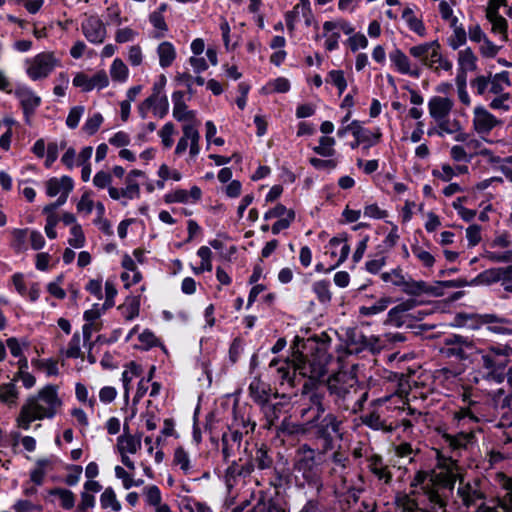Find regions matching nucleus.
Returning a JSON list of instances; mask_svg holds the SVG:
<instances>
[{"mask_svg": "<svg viewBox=\"0 0 512 512\" xmlns=\"http://www.w3.org/2000/svg\"><path fill=\"white\" fill-rule=\"evenodd\" d=\"M416 301L408 299L391 308L387 314V322L391 325L401 327L411 320L421 319L420 312H415Z\"/></svg>", "mask_w": 512, "mask_h": 512, "instance_id": "nucleus-13", "label": "nucleus"}, {"mask_svg": "<svg viewBox=\"0 0 512 512\" xmlns=\"http://www.w3.org/2000/svg\"><path fill=\"white\" fill-rule=\"evenodd\" d=\"M504 267L490 268L478 274L470 285H491L500 282L502 279Z\"/></svg>", "mask_w": 512, "mask_h": 512, "instance_id": "nucleus-35", "label": "nucleus"}, {"mask_svg": "<svg viewBox=\"0 0 512 512\" xmlns=\"http://www.w3.org/2000/svg\"><path fill=\"white\" fill-rule=\"evenodd\" d=\"M182 137L178 140L175 154L182 155L189 147V156L194 160L200 153V134L198 126L194 124H184L182 126Z\"/></svg>", "mask_w": 512, "mask_h": 512, "instance_id": "nucleus-12", "label": "nucleus"}, {"mask_svg": "<svg viewBox=\"0 0 512 512\" xmlns=\"http://www.w3.org/2000/svg\"><path fill=\"white\" fill-rule=\"evenodd\" d=\"M103 123V116L100 113H94L85 121L82 129L88 135L95 134Z\"/></svg>", "mask_w": 512, "mask_h": 512, "instance_id": "nucleus-64", "label": "nucleus"}, {"mask_svg": "<svg viewBox=\"0 0 512 512\" xmlns=\"http://www.w3.org/2000/svg\"><path fill=\"white\" fill-rule=\"evenodd\" d=\"M477 418L469 408H461L454 413L453 423L461 429L455 435H447L446 440L454 450L465 448L474 438V426Z\"/></svg>", "mask_w": 512, "mask_h": 512, "instance_id": "nucleus-7", "label": "nucleus"}, {"mask_svg": "<svg viewBox=\"0 0 512 512\" xmlns=\"http://www.w3.org/2000/svg\"><path fill=\"white\" fill-rule=\"evenodd\" d=\"M439 44L436 41L425 42L419 45H415L409 48V54L419 60L422 65L429 67L431 60L439 48Z\"/></svg>", "mask_w": 512, "mask_h": 512, "instance_id": "nucleus-25", "label": "nucleus"}, {"mask_svg": "<svg viewBox=\"0 0 512 512\" xmlns=\"http://www.w3.org/2000/svg\"><path fill=\"white\" fill-rule=\"evenodd\" d=\"M389 60L393 69L402 74L408 75L414 78L420 76V69L413 65L409 57L400 49L395 47L389 52Z\"/></svg>", "mask_w": 512, "mask_h": 512, "instance_id": "nucleus-17", "label": "nucleus"}, {"mask_svg": "<svg viewBox=\"0 0 512 512\" xmlns=\"http://www.w3.org/2000/svg\"><path fill=\"white\" fill-rule=\"evenodd\" d=\"M109 75L113 82L124 84L129 79V68L121 58L116 57L110 65Z\"/></svg>", "mask_w": 512, "mask_h": 512, "instance_id": "nucleus-36", "label": "nucleus"}, {"mask_svg": "<svg viewBox=\"0 0 512 512\" xmlns=\"http://www.w3.org/2000/svg\"><path fill=\"white\" fill-rule=\"evenodd\" d=\"M50 495L56 497L59 505L65 510H71L75 506V495L71 490L55 488L50 491Z\"/></svg>", "mask_w": 512, "mask_h": 512, "instance_id": "nucleus-46", "label": "nucleus"}, {"mask_svg": "<svg viewBox=\"0 0 512 512\" xmlns=\"http://www.w3.org/2000/svg\"><path fill=\"white\" fill-rule=\"evenodd\" d=\"M152 112L155 116L163 118L169 109V102L160 89H154L153 94L150 96Z\"/></svg>", "mask_w": 512, "mask_h": 512, "instance_id": "nucleus-39", "label": "nucleus"}, {"mask_svg": "<svg viewBox=\"0 0 512 512\" xmlns=\"http://www.w3.org/2000/svg\"><path fill=\"white\" fill-rule=\"evenodd\" d=\"M295 477L302 486L319 493L323 487L321 471L315 460L314 450L303 446L299 449L294 465Z\"/></svg>", "mask_w": 512, "mask_h": 512, "instance_id": "nucleus-3", "label": "nucleus"}, {"mask_svg": "<svg viewBox=\"0 0 512 512\" xmlns=\"http://www.w3.org/2000/svg\"><path fill=\"white\" fill-rule=\"evenodd\" d=\"M326 248L327 250L325 254L331 257L333 264L336 267H338L347 259L350 252L349 245L347 244L346 240L342 238H332Z\"/></svg>", "mask_w": 512, "mask_h": 512, "instance_id": "nucleus-23", "label": "nucleus"}, {"mask_svg": "<svg viewBox=\"0 0 512 512\" xmlns=\"http://www.w3.org/2000/svg\"><path fill=\"white\" fill-rule=\"evenodd\" d=\"M391 303L392 300L390 297H381L373 305L360 307L359 312L363 316L376 315L385 311Z\"/></svg>", "mask_w": 512, "mask_h": 512, "instance_id": "nucleus-54", "label": "nucleus"}, {"mask_svg": "<svg viewBox=\"0 0 512 512\" xmlns=\"http://www.w3.org/2000/svg\"><path fill=\"white\" fill-rule=\"evenodd\" d=\"M368 467L369 470L384 483H389L392 475L388 469V467L383 463V460L378 455H371L368 458Z\"/></svg>", "mask_w": 512, "mask_h": 512, "instance_id": "nucleus-32", "label": "nucleus"}, {"mask_svg": "<svg viewBox=\"0 0 512 512\" xmlns=\"http://www.w3.org/2000/svg\"><path fill=\"white\" fill-rule=\"evenodd\" d=\"M512 348L505 345L491 346L482 355L483 367L487 370L485 377L495 383H501L505 377V368L509 362Z\"/></svg>", "mask_w": 512, "mask_h": 512, "instance_id": "nucleus-6", "label": "nucleus"}, {"mask_svg": "<svg viewBox=\"0 0 512 512\" xmlns=\"http://www.w3.org/2000/svg\"><path fill=\"white\" fill-rule=\"evenodd\" d=\"M142 446L141 437L124 433L117 439L116 448L120 455L136 454Z\"/></svg>", "mask_w": 512, "mask_h": 512, "instance_id": "nucleus-28", "label": "nucleus"}, {"mask_svg": "<svg viewBox=\"0 0 512 512\" xmlns=\"http://www.w3.org/2000/svg\"><path fill=\"white\" fill-rule=\"evenodd\" d=\"M60 65V60L52 52H41L25 60L28 77L37 81L48 77Z\"/></svg>", "mask_w": 512, "mask_h": 512, "instance_id": "nucleus-10", "label": "nucleus"}, {"mask_svg": "<svg viewBox=\"0 0 512 512\" xmlns=\"http://www.w3.org/2000/svg\"><path fill=\"white\" fill-rule=\"evenodd\" d=\"M173 462L183 471L184 474H189L192 470L190 456L183 447H178L174 451Z\"/></svg>", "mask_w": 512, "mask_h": 512, "instance_id": "nucleus-55", "label": "nucleus"}, {"mask_svg": "<svg viewBox=\"0 0 512 512\" xmlns=\"http://www.w3.org/2000/svg\"><path fill=\"white\" fill-rule=\"evenodd\" d=\"M253 465L251 463L240 464L233 461L223 474V481L228 493L232 497L240 493L252 494L253 487L259 485L258 479L252 477Z\"/></svg>", "mask_w": 512, "mask_h": 512, "instance_id": "nucleus-4", "label": "nucleus"}, {"mask_svg": "<svg viewBox=\"0 0 512 512\" xmlns=\"http://www.w3.org/2000/svg\"><path fill=\"white\" fill-rule=\"evenodd\" d=\"M108 309L100 303H94L90 309L84 311L83 319L85 322L101 324L100 318Z\"/></svg>", "mask_w": 512, "mask_h": 512, "instance_id": "nucleus-56", "label": "nucleus"}, {"mask_svg": "<svg viewBox=\"0 0 512 512\" xmlns=\"http://www.w3.org/2000/svg\"><path fill=\"white\" fill-rule=\"evenodd\" d=\"M241 440L242 434L237 431L225 433L222 436V453L225 460L235 454V451L240 447Z\"/></svg>", "mask_w": 512, "mask_h": 512, "instance_id": "nucleus-31", "label": "nucleus"}, {"mask_svg": "<svg viewBox=\"0 0 512 512\" xmlns=\"http://www.w3.org/2000/svg\"><path fill=\"white\" fill-rule=\"evenodd\" d=\"M336 140L331 136H322L318 140V145L313 148V151L321 157H333L335 151Z\"/></svg>", "mask_w": 512, "mask_h": 512, "instance_id": "nucleus-47", "label": "nucleus"}, {"mask_svg": "<svg viewBox=\"0 0 512 512\" xmlns=\"http://www.w3.org/2000/svg\"><path fill=\"white\" fill-rule=\"evenodd\" d=\"M201 189L193 186L190 190L176 189L164 196V201L168 204L171 203H195L201 198Z\"/></svg>", "mask_w": 512, "mask_h": 512, "instance_id": "nucleus-24", "label": "nucleus"}, {"mask_svg": "<svg viewBox=\"0 0 512 512\" xmlns=\"http://www.w3.org/2000/svg\"><path fill=\"white\" fill-rule=\"evenodd\" d=\"M197 255L201 258V263L198 268H196L194 271L195 273H202L204 271H211L212 270V262H211V255L212 252L209 247L207 246H201L198 251Z\"/></svg>", "mask_w": 512, "mask_h": 512, "instance_id": "nucleus-60", "label": "nucleus"}, {"mask_svg": "<svg viewBox=\"0 0 512 512\" xmlns=\"http://www.w3.org/2000/svg\"><path fill=\"white\" fill-rule=\"evenodd\" d=\"M328 389L331 394H334L343 400H350L351 395L357 392L356 387L353 385H350L349 387L344 386L338 379L330 380L328 383Z\"/></svg>", "mask_w": 512, "mask_h": 512, "instance_id": "nucleus-49", "label": "nucleus"}, {"mask_svg": "<svg viewBox=\"0 0 512 512\" xmlns=\"http://www.w3.org/2000/svg\"><path fill=\"white\" fill-rule=\"evenodd\" d=\"M173 101V117L185 124L199 125V121L196 118V112L189 110L184 102V94L181 91H176L172 94Z\"/></svg>", "mask_w": 512, "mask_h": 512, "instance_id": "nucleus-19", "label": "nucleus"}, {"mask_svg": "<svg viewBox=\"0 0 512 512\" xmlns=\"http://www.w3.org/2000/svg\"><path fill=\"white\" fill-rule=\"evenodd\" d=\"M63 354L67 358H79L82 356L81 336L79 332L73 334Z\"/></svg>", "mask_w": 512, "mask_h": 512, "instance_id": "nucleus-59", "label": "nucleus"}, {"mask_svg": "<svg viewBox=\"0 0 512 512\" xmlns=\"http://www.w3.org/2000/svg\"><path fill=\"white\" fill-rule=\"evenodd\" d=\"M19 396L18 389L14 382L0 385V401L8 406H14Z\"/></svg>", "mask_w": 512, "mask_h": 512, "instance_id": "nucleus-48", "label": "nucleus"}, {"mask_svg": "<svg viewBox=\"0 0 512 512\" xmlns=\"http://www.w3.org/2000/svg\"><path fill=\"white\" fill-rule=\"evenodd\" d=\"M511 86L509 72L502 71L494 75L490 74L489 92L493 95L505 94V90Z\"/></svg>", "mask_w": 512, "mask_h": 512, "instance_id": "nucleus-34", "label": "nucleus"}, {"mask_svg": "<svg viewBox=\"0 0 512 512\" xmlns=\"http://www.w3.org/2000/svg\"><path fill=\"white\" fill-rule=\"evenodd\" d=\"M311 400L314 406L309 408L308 411L313 410L315 412L312 422H315L318 435L327 443H330L334 439L341 440L343 437L342 420L333 414H327L319 420L320 416L325 412V407L321 403V397L319 395H313ZM306 412L307 410H303L302 416H304Z\"/></svg>", "mask_w": 512, "mask_h": 512, "instance_id": "nucleus-5", "label": "nucleus"}, {"mask_svg": "<svg viewBox=\"0 0 512 512\" xmlns=\"http://www.w3.org/2000/svg\"><path fill=\"white\" fill-rule=\"evenodd\" d=\"M100 504L102 509H111L112 511H119L121 504L117 500L115 491L111 487H107L100 496Z\"/></svg>", "mask_w": 512, "mask_h": 512, "instance_id": "nucleus-53", "label": "nucleus"}, {"mask_svg": "<svg viewBox=\"0 0 512 512\" xmlns=\"http://www.w3.org/2000/svg\"><path fill=\"white\" fill-rule=\"evenodd\" d=\"M473 347L461 337L452 336L445 339V345L442 353L447 357H456L458 359H466L470 356Z\"/></svg>", "mask_w": 512, "mask_h": 512, "instance_id": "nucleus-20", "label": "nucleus"}, {"mask_svg": "<svg viewBox=\"0 0 512 512\" xmlns=\"http://www.w3.org/2000/svg\"><path fill=\"white\" fill-rule=\"evenodd\" d=\"M15 96L19 100L24 115L28 119L31 115L34 114L35 110L41 104V98L36 95V93L27 86H18L14 92Z\"/></svg>", "mask_w": 512, "mask_h": 512, "instance_id": "nucleus-21", "label": "nucleus"}, {"mask_svg": "<svg viewBox=\"0 0 512 512\" xmlns=\"http://www.w3.org/2000/svg\"><path fill=\"white\" fill-rule=\"evenodd\" d=\"M428 112L434 121H440L449 118L454 107V101L449 97L433 96L429 99Z\"/></svg>", "mask_w": 512, "mask_h": 512, "instance_id": "nucleus-18", "label": "nucleus"}, {"mask_svg": "<svg viewBox=\"0 0 512 512\" xmlns=\"http://www.w3.org/2000/svg\"><path fill=\"white\" fill-rule=\"evenodd\" d=\"M482 323L487 325L488 330L499 334H510L512 328L511 322L507 318L495 314H484L481 316Z\"/></svg>", "mask_w": 512, "mask_h": 512, "instance_id": "nucleus-29", "label": "nucleus"}, {"mask_svg": "<svg viewBox=\"0 0 512 512\" xmlns=\"http://www.w3.org/2000/svg\"><path fill=\"white\" fill-rule=\"evenodd\" d=\"M402 19L406 23L407 27L420 37L426 35V27L423 21L416 16L414 10L411 7L404 8L402 12Z\"/></svg>", "mask_w": 512, "mask_h": 512, "instance_id": "nucleus-33", "label": "nucleus"}, {"mask_svg": "<svg viewBox=\"0 0 512 512\" xmlns=\"http://www.w3.org/2000/svg\"><path fill=\"white\" fill-rule=\"evenodd\" d=\"M362 421L374 430H392V425L387 424L386 420L382 417V411L379 410H373L369 414L364 415Z\"/></svg>", "mask_w": 512, "mask_h": 512, "instance_id": "nucleus-43", "label": "nucleus"}, {"mask_svg": "<svg viewBox=\"0 0 512 512\" xmlns=\"http://www.w3.org/2000/svg\"><path fill=\"white\" fill-rule=\"evenodd\" d=\"M119 309L122 311V315L124 316V318L128 321H131L139 315V300L133 298L124 305L119 306Z\"/></svg>", "mask_w": 512, "mask_h": 512, "instance_id": "nucleus-62", "label": "nucleus"}, {"mask_svg": "<svg viewBox=\"0 0 512 512\" xmlns=\"http://www.w3.org/2000/svg\"><path fill=\"white\" fill-rule=\"evenodd\" d=\"M94 207L98 217L101 218L105 213V207L101 202H98L96 205H94V202L89 193H84L77 203V211L83 215L90 214Z\"/></svg>", "mask_w": 512, "mask_h": 512, "instance_id": "nucleus-40", "label": "nucleus"}, {"mask_svg": "<svg viewBox=\"0 0 512 512\" xmlns=\"http://www.w3.org/2000/svg\"><path fill=\"white\" fill-rule=\"evenodd\" d=\"M81 30L85 38L93 44L103 43L107 35L105 24L97 15L85 14Z\"/></svg>", "mask_w": 512, "mask_h": 512, "instance_id": "nucleus-15", "label": "nucleus"}, {"mask_svg": "<svg viewBox=\"0 0 512 512\" xmlns=\"http://www.w3.org/2000/svg\"><path fill=\"white\" fill-rule=\"evenodd\" d=\"M138 340L140 342V348L145 350L160 345V340L149 329H144L141 333H139Z\"/></svg>", "mask_w": 512, "mask_h": 512, "instance_id": "nucleus-63", "label": "nucleus"}, {"mask_svg": "<svg viewBox=\"0 0 512 512\" xmlns=\"http://www.w3.org/2000/svg\"><path fill=\"white\" fill-rule=\"evenodd\" d=\"M156 52L159 58V65L162 68L170 67L177 55L174 45L168 41L161 42L158 45Z\"/></svg>", "mask_w": 512, "mask_h": 512, "instance_id": "nucleus-37", "label": "nucleus"}, {"mask_svg": "<svg viewBox=\"0 0 512 512\" xmlns=\"http://www.w3.org/2000/svg\"><path fill=\"white\" fill-rule=\"evenodd\" d=\"M450 27L452 28V34L448 37V44L456 50L466 43L467 33L464 27L458 23V19H452Z\"/></svg>", "mask_w": 512, "mask_h": 512, "instance_id": "nucleus-41", "label": "nucleus"}, {"mask_svg": "<svg viewBox=\"0 0 512 512\" xmlns=\"http://www.w3.org/2000/svg\"><path fill=\"white\" fill-rule=\"evenodd\" d=\"M353 137L360 140L365 148H369L377 144L382 136L380 128L375 131H370L363 127L362 123L358 120L352 121Z\"/></svg>", "mask_w": 512, "mask_h": 512, "instance_id": "nucleus-26", "label": "nucleus"}, {"mask_svg": "<svg viewBox=\"0 0 512 512\" xmlns=\"http://www.w3.org/2000/svg\"><path fill=\"white\" fill-rule=\"evenodd\" d=\"M59 463L60 460L55 455L37 458L29 472L30 481L36 486L43 485L45 478L56 470Z\"/></svg>", "mask_w": 512, "mask_h": 512, "instance_id": "nucleus-14", "label": "nucleus"}, {"mask_svg": "<svg viewBox=\"0 0 512 512\" xmlns=\"http://www.w3.org/2000/svg\"><path fill=\"white\" fill-rule=\"evenodd\" d=\"M456 480H459L458 495L466 506L481 497L476 486L464 483L460 467L451 458H439L435 469L417 472L411 486L415 489V492L425 494L435 507L444 509Z\"/></svg>", "mask_w": 512, "mask_h": 512, "instance_id": "nucleus-1", "label": "nucleus"}, {"mask_svg": "<svg viewBox=\"0 0 512 512\" xmlns=\"http://www.w3.org/2000/svg\"><path fill=\"white\" fill-rule=\"evenodd\" d=\"M487 19L491 23V31L495 35H499L502 41H507V21L501 14H494L490 12L486 15Z\"/></svg>", "mask_w": 512, "mask_h": 512, "instance_id": "nucleus-45", "label": "nucleus"}, {"mask_svg": "<svg viewBox=\"0 0 512 512\" xmlns=\"http://www.w3.org/2000/svg\"><path fill=\"white\" fill-rule=\"evenodd\" d=\"M15 246L18 249H25L26 240L29 238L31 247L34 250H39L44 247L45 239L43 235L37 231L29 229H15L13 231Z\"/></svg>", "mask_w": 512, "mask_h": 512, "instance_id": "nucleus-22", "label": "nucleus"}, {"mask_svg": "<svg viewBox=\"0 0 512 512\" xmlns=\"http://www.w3.org/2000/svg\"><path fill=\"white\" fill-rule=\"evenodd\" d=\"M265 218L272 220L276 218L274 224H289L295 221V213L292 210H288L285 206L279 204L274 209L266 213Z\"/></svg>", "mask_w": 512, "mask_h": 512, "instance_id": "nucleus-42", "label": "nucleus"}, {"mask_svg": "<svg viewBox=\"0 0 512 512\" xmlns=\"http://www.w3.org/2000/svg\"><path fill=\"white\" fill-rule=\"evenodd\" d=\"M62 404L57 387L47 385L36 395L26 399L16 418V425L20 429L28 430L34 421L54 418Z\"/></svg>", "mask_w": 512, "mask_h": 512, "instance_id": "nucleus-2", "label": "nucleus"}, {"mask_svg": "<svg viewBox=\"0 0 512 512\" xmlns=\"http://www.w3.org/2000/svg\"><path fill=\"white\" fill-rule=\"evenodd\" d=\"M437 124V131L436 135L439 137H444L445 135H452L454 132L459 131V124L460 122L458 120H449V118L435 121Z\"/></svg>", "mask_w": 512, "mask_h": 512, "instance_id": "nucleus-58", "label": "nucleus"}, {"mask_svg": "<svg viewBox=\"0 0 512 512\" xmlns=\"http://www.w3.org/2000/svg\"><path fill=\"white\" fill-rule=\"evenodd\" d=\"M143 175L144 173L138 169L130 171L125 178V186L120 189H112L110 198L122 206H127L130 201L139 199L141 191L136 179Z\"/></svg>", "mask_w": 512, "mask_h": 512, "instance_id": "nucleus-11", "label": "nucleus"}, {"mask_svg": "<svg viewBox=\"0 0 512 512\" xmlns=\"http://www.w3.org/2000/svg\"><path fill=\"white\" fill-rule=\"evenodd\" d=\"M332 466L330 470V474L334 480L336 486L340 492H349L353 498H356L357 493L361 491V488H356L351 484L352 477L350 473V468L348 467V458L343 453L336 451L332 455Z\"/></svg>", "mask_w": 512, "mask_h": 512, "instance_id": "nucleus-9", "label": "nucleus"}, {"mask_svg": "<svg viewBox=\"0 0 512 512\" xmlns=\"http://www.w3.org/2000/svg\"><path fill=\"white\" fill-rule=\"evenodd\" d=\"M73 187V180L69 176L52 177L45 182L47 196L51 198L57 197L56 203L49 204L43 209V212L47 215V224H54L55 220L52 219L54 210L67 201Z\"/></svg>", "mask_w": 512, "mask_h": 512, "instance_id": "nucleus-8", "label": "nucleus"}, {"mask_svg": "<svg viewBox=\"0 0 512 512\" xmlns=\"http://www.w3.org/2000/svg\"><path fill=\"white\" fill-rule=\"evenodd\" d=\"M501 121L484 106L478 105L473 109L472 126L479 135H488Z\"/></svg>", "mask_w": 512, "mask_h": 512, "instance_id": "nucleus-16", "label": "nucleus"}, {"mask_svg": "<svg viewBox=\"0 0 512 512\" xmlns=\"http://www.w3.org/2000/svg\"><path fill=\"white\" fill-rule=\"evenodd\" d=\"M121 264L125 270L121 274V280L124 282L125 288H129L142 280V274L137 269L136 262L130 255L125 254Z\"/></svg>", "mask_w": 512, "mask_h": 512, "instance_id": "nucleus-27", "label": "nucleus"}, {"mask_svg": "<svg viewBox=\"0 0 512 512\" xmlns=\"http://www.w3.org/2000/svg\"><path fill=\"white\" fill-rule=\"evenodd\" d=\"M64 280V275L60 274L46 285L47 292L55 299L63 300L66 297Z\"/></svg>", "mask_w": 512, "mask_h": 512, "instance_id": "nucleus-52", "label": "nucleus"}, {"mask_svg": "<svg viewBox=\"0 0 512 512\" xmlns=\"http://www.w3.org/2000/svg\"><path fill=\"white\" fill-rule=\"evenodd\" d=\"M141 495L145 506L152 511L166 504V502L163 501L162 492L157 485L149 484L144 486Z\"/></svg>", "mask_w": 512, "mask_h": 512, "instance_id": "nucleus-30", "label": "nucleus"}, {"mask_svg": "<svg viewBox=\"0 0 512 512\" xmlns=\"http://www.w3.org/2000/svg\"><path fill=\"white\" fill-rule=\"evenodd\" d=\"M458 69L463 72H472L477 69V56L470 47H466L458 53Z\"/></svg>", "mask_w": 512, "mask_h": 512, "instance_id": "nucleus-38", "label": "nucleus"}, {"mask_svg": "<svg viewBox=\"0 0 512 512\" xmlns=\"http://www.w3.org/2000/svg\"><path fill=\"white\" fill-rule=\"evenodd\" d=\"M326 81L335 86L340 95L347 88V81L342 70H331L327 75Z\"/></svg>", "mask_w": 512, "mask_h": 512, "instance_id": "nucleus-61", "label": "nucleus"}, {"mask_svg": "<svg viewBox=\"0 0 512 512\" xmlns=\"http://www.w3.org/2000/svg\"><path fill=\"white\" fill-rule=\"evenodd\" d=\"M251 397L258 403H264L268 399V388L265 383L255 378L249 385Z\"/></svg>", "mask_w": 512, "mask_h": 512, "instance_id": "nucleus-51", "label": "nucleus"}, {"mask_svg": "<svg viewBox=\"0 0 512 512\" xmlns=\"http://www.w3.org/2000/svg\"><path fill=\"white\" fill-rule=\"evenodd\" d=\"M112 181V175L103 170L98 171L93 177V185L98 189H107L109 195L112 189H118L117 187L112 186Z\"/></svg>", "mask_w": 512, "mask_h": 512, "instance_id": "nucleus-57", "label": "nucleus"}, {"mask_svg": "<svg viewBox=\"0 0 512 512\" xmlns=\"http://www.w3.org/2000/svg\"><path fill=\"white\" fill-rule=\"evenodd\" d=\"M312 291L316 295L319 302L326 304L332 299L330 291V282L328 280H318L312 284Z\"/></svg>", "mask_w": 512, "mask_h": 512, "instance_id": "nucleus-50", "label": "nucleus"}, {"mask_svg": "<svg viewBox=\"0 0 512 512\" xmlns=\"http://www.w3.org/2000/svg\"><path fill=\"white\" fill-rule=\"evenodd\" d=\"M142 373L141 366L136 364L135 362H130L122 372V382L124 387V397L127 399L129 397L130 384L131 382L138 378Z\"/></svg>", "mask_w": 512, "mask_h": 512, "instance_id": "nucleus-44", "label": "nucleus"}]
</instances>
